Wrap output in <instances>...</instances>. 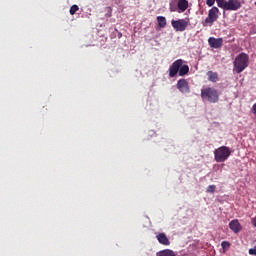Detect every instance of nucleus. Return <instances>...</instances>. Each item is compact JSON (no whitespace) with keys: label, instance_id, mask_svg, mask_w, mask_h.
<instances>
[{"label":"nucleus","instance_id":"obj_1","mask_svg":"<svg viewBox=\"0 0 256 256\" xmlns=\"http://www.w3.org/2000/svg\"><path fill=\"white\" fill-rule=\"evenodd\" d=\"M190 72L188 64H184V60L179 58L175 60L169 67V78H175L177 75L184 77Z\"/></svg>","mask_w":256,"mask_h":256},{"label":"nucleus","instance_id":"obj_2","mask_svg":"<svg viewBox=\"0 0 256 256\" xmlns=\"http://www.w3.org/2000/svg\"><path fill=\"white\" fill-rule=\"evenodd\" d=\"M233 72L241 74L247 67H249V55L240 53L236 56L233 62Z\"/></svg>","mask_w":256,"mask_h":256},{"label":"nucleus","instance_id":"obj_3","mask_svg":"<svg viewBox=\"0 0 256 256\" xmlns=\"http://www.w3.org/2000/svg\"><path fill=\"white\" fill-rule=\"evenodd\" d=\"M201 98L209 103H218L220 99L219 91L214 87H206L201 89Z\"/></svg>","mask_w":256,"mask_h":256},{"label":"nucleus","instance_id":"obj_4","mask_svg":"<svg viewBox=\"0 0 256 256\" xmlns=\"http://www.w3.org/2000/svg\"><path fill=\"white\" fill-rule=\"evenodd\" d=\"M232 152L228 146H220L214 151V158L217 163H223L229 159Z\"/></svg>","mask_w":256,"mask_h":256},{"label":"nucleus","instance_id":"obj_5","mask_svg":"<svg viewBox=\"0 0 256 256\" xmlns=\"http://www.w3.org/2000/svg\"><path fill=\"white\" fill-rule=\"evenodd\" d=\"M220 10L218 7L214 6L208 11V16L202 22L203 27H212L215 22L219 19Z\"/></svg>","mask_w":256,"mask_h":256},{"label":"nucleus","instance_id":"obj_6","mask_svg":"<svg viewBox=\"0 0 256 256\" xmlns=\"http://www.w3.org/2000/svg\"><path fill=\"white\" fill-rule=\"evenodd\" d=\"M189 19H178L171 21V25L176 32H184L189 26Z\"/></svg>","mask_w":256,"mask_h":256},{"label":"nucleus","instance_id":"obj_7","mask_svg":"<svg viewBox=\"0 0 256 256\" xmlns=\"http://www.w3.org/2000/svg\"><path fill=\"white\" fill-rule=\"evenodd\" d=\"M241 5V0H228L221 6V9L224 11H238L241 9Z\"/></svg>","mask_w":256,"mask_h":256},{"label":"nucleus","instance_id":"obj_8","mask_svg":"<svg viewBox=\"0 0 256 256\" xmlns=\"http://www.w3.org/2000/svg\"><path fill=\"white\" fill-rule=\"evenodd\" d=\"M176 88L182 94H189L191 92L189 82L185 78H181L177 81Z\"/></svg>","mask_w":256,"mask_h":256},{"label":"nucleus","instance_id":"obj_9","mask_svg":"<svg viewBox=\"0 0 256 256\" xmlns=\"http://www.w3.org/2000/svg\"><path fill=\"white\" fill-rule=\"evenodd\" d=\"M208 44L213 49H220V48L223 47L224 39L223 38L210 37L208 39Z\"/></svg>","mask_w":256,"mask_h":256},{"label":"nucleus","instance_id":"obj_10","mask_svg":"<svg viewBox=\"0 0 256 256\" xmlns=\"http://www.w3.org/2000/svg\"><path fill=\"white\" fill-rule=\"evenodd\" d=\"M189 8V1L188 0H178V10L177 13L181 14L187 11Z\"/></svg>","mask_w":256,"mask_h":256},{"label":"nucleus","instance_id":"obj_11","mask_svg":"<svg viewBox=\"0 0 256 256\" xmlns=\"http://www.w3.org/2000/svg\"><path fill=\"white\" fill-rule=\"evenodd\" d=\"M157 241L161 244V245H164V246H169L171 243H170V240L168 239L167 235L164 234V233H159L157 236Z\"/></svg>","mask_w":256,"mask_h":256},{"label":"nucleus","instance_id":"obj_12","mask_svg":"<svg viewBox=\"0 0 256 256\" xmlns=\"http://www.w3.org/2000/svg\"><path fill=\"white\" fill-rule=\"evenodd\" d=\"M208 80L212 83H217L219 81V73L212 70L207 72Z\"/></svg>","mask_w":256,"mask_h":256},{"label":"nucleus","instance_id":"obj_13","mask_svg":"<svg viewBox=\"0 0 256 256\" xmlns=\"http://www.w3.org/2000/svg\"><path fill=\"white\" fill-rule=\"evenodd\" d=\"M229 228L234 233H239L241 231V224H239V220H233L229 223Z\"/></svg>","mask_w":256,"mask_h":256},{"label":"nucleus","instance_id":"obj_14","mask_svg":"<svg viewBox=\"0 0 256 256\" xmlns=\"http://www.w3.org/2000/svg\"><path fill=\"white\" fill-rule=\"evenodd\" d=\"M170 12H178V0H171L169 3Z\"/></svg>","mask_w":256,"mask_h":256},{"label":"nucleus","instance_id":"obj_15","mask_svg":"<svg viewBox=\"0 0 256 256\" xmlns=\"http://www.w3.org/2000/svg\"><path fill=\"white\" fill-rule=\"evenodd\" d=\"M157 22L160 28H165L167 26V19L165 16H157Z\"/></svg>","mask_w":256,"mask_h":256},{"label":"nucleus","instance_id":"obj_16","mask_svg":"<svg viewBox=\"0 0 256 256\" xmlns=\"http://www.w3.org/2000/svg\"><path fill=\"white\" fill-rule=\"evenodd\" d=\"M157 256H175V253L171 250H163L157 253Z\"/></svg>","mask_w":256,"mask_h":256},{"label":"nucleus","instance_id":"obj_17","mask_svg":"<svg viewBox=\"0 0 256 256\" xmlns=\"http://www.w3.org/2000/svg\"><path fill=\"white\" fill-rule=\"evenodd\" d=\"M79 11V6L78 5H72L69 9L70 15H75Z\"/></svg>","mask_w":256,"mask_h":256},{"label":"nucleus","instance_id":"obj_18","mask_svg":"<svg viewBox=\"0 0 256 256\" xmlns=\"http://www.w3.org/2000/svg\"><path fill=\"white\" fill-rule=\"evenodd\" d=\"M216 188H217V186H215V184H211L210 186H208L206 192L207 193H215L216 192Z\"/></svg>","mask_w":256,"mask_h":256},{"label":"nucleus","instance_id":"obj_19","mask_svg":"<svg viewBox=\"0 0 256 256\" xmlns=\"http://www.w3.org/2000/svg\"><path fill=\"white\" fill-rule=\"evenodd\" d=\"M221 247H222L224 250H227V249H229V248L231 247V244H230V242L223 241V242L221 243Z\"/></svg>","mask_w":256,"mask_h":256},{"label":"nucleus","instance_id":"obj_20","mask_svg":"<svg viewBox=\"0 0 256 256\" xmlns=\"http://www.w3.org/2000/svg\"><path fill=\"white\" fill-rule=\"evenodd\" d=\"M216 3V0H206V5L208 7H213Z\"/></svg>","mask_w":256,"mask_h":256},{"label":"nucleus","instance_id":"obj_21","mask_svg":"<svg viewBox=\"0 0 256 256\" xmlns=\"http://www.w3.org/2000/svg\"><path fill=\"white\" fill-rule=\"evenodd\" d=\"M216 3H217V6H218L219 8H222L223 4H225L226 1H225V0H216Z\"/></svg>","mask_w":256,"mask_h":256},{"label":"nucleus","instance_id":"obj_22","mask_svg":"<svg viewBox=\"0 0 256 256\" xmlns=\"http://www.w3.org/2000/svg\"><path fill=\"white\" fill-rule=\"evenodd\" d=\"M251 112H252V114L256 115V102L253 104V106L251 108Z\"/></svg>","mask_w":256,"mask_h":256},{"label":"nucleus","instance_id":"obj_23","mask_svg":"<svg viewBox=\"0 0 256 256\" xmlns=\"http://www.w3.org/2000/svg\"><path fill=\"white\" fill-rule=\"evenodd\" d=\"M252 225L256 227V216L252 219Z\"/></svg>","mask_w":256,"mask_h":256}]
</instances>
